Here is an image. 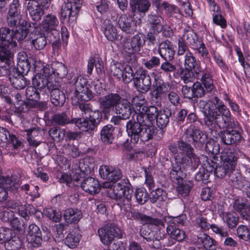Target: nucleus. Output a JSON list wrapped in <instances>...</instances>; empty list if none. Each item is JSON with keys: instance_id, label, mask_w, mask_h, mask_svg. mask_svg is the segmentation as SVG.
<instances>
[{"instance_id": "obj_1", "label": "nucleus", "mask_w": 250, "mask_h": 250, "mask_svg": "<svg viewBox=\"0 0 250 250\" xmlns=\"http://www.w3.org/2000/svg\"><path fill=\"white\" fill-rule=\"evenodd\" d=\"M168 150L174 157L171 161L169 173V177L173 180L182 176V169L194 171L199 166L200 160L194 152V148L184 140L178 142L177 147L175 145H169Z\"/></svg>"}, {"instance_id": "obj_2", "label": "nucleus", "mask_w": 250, "mask_h": 250, "mask_svg": "<svg viewBox=\"0 0 250 250\" xmlns=\"http://www.w3.org/2000/svg\"><path fill=\"white\" fill-rule=\"evenodd\" d=\"M125 128L130 142L134 144L144 143L152 139L157 130L155 126L147 124L142 114L137 115L136 120L128 121Z\"/></svg>"}, {"instance_id": "obj_3", "label": "nucleus", "mask_w": 250, "mask_h": 250, "mask_svg": "<svg viewBox=\"0 0 250 250\" xmlns=\"http://www.w3.org/2000/svg\"><path fill=\"white\" fill-rule=\"evenodd\" d=\"M81 173L80 175H75L74 178L73 184L75 187L80 186L85 192L91 195L99 193L100 191V185L99 181L93 177L84 178V175L90 172V168L84 166V164L80 163L79 166Z\"/></svg>"}, {"instance_id": "obj_4", "label": "nucleus", "mask_w": 250, "mask_h": 250, "mask_svg": "<svg viewBox=\"0 0 250 250\" xmlns=\"http://www.w3.org/2000/svg\"><path fill=\"white\" fill-rule=\"evenodd\" d=\"M125 216L128 219L139 221L143 225H148L155 226L157 228L155 231L157 232L160 231L163 233L164 237H166L164 219L153 218L134 209L125 210Z\"/></svg>"}, {"instance_id": "obj_5", "label": "nucleus", "mask_w": 250, "mask_h": 250, "mask_svg": "<svg viewBox=\"0 0 250 250\" xmlns=\"http://www.w3.org/2000/svg\"><path fill=\"white\" fill-rule=\"evenodd\" d=\"M13 30L7 27L0 28V59L7 61L12 57V52L9 45L15 47L17 45L15 41H13Z\"/></svg>"}, {"instance_id": "obj_6", "label": "nucleus", "mask_w": 250, "mask_h": 250, "mask_svg": "<svg viewBox=\"0 0 250 250\" xmlns=\"http://www.w3.org/2000/svg\"><path fill=\"white\" fill-rule=\"evenodd\" d=\"M131 187L129 184L125 186L120 183H117L108 191L109 197L115 200L120 206L127 204L131 201L133 192Z\"/></svg>"}, {"instance_id": "obj_7", "label": "nucleus", "mask_w": 250, "mask_h": 250, "mask_svg": "<svg viewBox=\"0 0 250 250\" xmlns=\"http://www.w3.org/2000/svg\"><path fill=\"white\" fill-rule=\"evenodd\" d=\"M183 138L187 143H192L196 148L200 149L206 145L208 141L207 135L194 125L187 128Z\"/></svg>"}, {"instance_id": "obj_8", "label": "nucleus", "mask_w": 250, "mask_h": 250, "mask_svg": "<svg viewBox=\"0 0 250 250\" xmlns=\"http://www.w3.org/2000/svg\"><path fill=\"white\" fill-rule=\"evenodd\" d=\"M122 97L118 93L110 92L98 98L100 113L107 117L113 111Z\"/></svg>"}, {"instance_id": "obj_9", "label": "nucleus", "mask_w": 250, "mask_h": 250, "mask_svg": "<svg viewBox=\"0 0 250 250\" xmlns=\"http://www.w3.org/2000/svg\"><path fill=\"white\" fill-rule=\"evenodd\" d=\"M201 41L202 40L199 38L197 34L192 30H185L184 34L178 41L177 55H183L187 50H189L188 45L192 49L197 46Z\"/></svg>"}, {"instance_id": "obj_10", "label": "nucleus", "mask_w": 250, "mask_h": 250, "mask_svg": "<svg viewBox=\"0 0 250 250\" xmlns=\"http://www.w3.org/2000/svg\"><path fill=\"white\" fill-rule=\"evenodd\" d=\"M101 242L105 245H109L114 238L122 237L121 230L113 223L107 224L99 229L98 231Z\"/></svg>"}, {"instance_id": "obj_11", "label": "nucleus", "mask_w": 250, "mask_h": 250, "mask_svg": "<svg viewBox=\"0 0 250 250\" xmlns=\"http://www.w3.org/2000/svg\"><path fill=\"white\" fill-rule=\"evenodd\" d=\"M102 118V115L100 111L97 110L89 115V118H74L75 125L83 131L94 130L100 124Z\"/></svg>"}, {"instance_id": "obj_12", "label": "nucleus", "mask_w": 250, "mask_h": 250, "mask_svg": "<svg viewBox=\"0 0 250 250\" xmlns=\"http://www.w3.org/2000/svg\"><path fill=\"white\" fill-rule=\"evenodd\" d=\"M75 86V96L82 101H88L94 98L93 93L87 87L86 80L81 77L75 76L70 82Z\"/></svg>"}, {"instance_id": "obj_13", "label": "nucleus", "mask_w": 250, "mask_h": 250, "mask_svg": "<svg viewBox=\"0 0 250 250\" xmlns=\"http://www.w3.org/2000/svg\"><path fill=\"white\" fill-rule=\"evenodd\" d=\"M6 15V22L10 27H15L22 21L20 0H13L9 4Z\"/></svg>"}, {"instance_id": "obj_14", "label": "nucleus", "mask_w": 250, "mask_h": 250, "mask_svg": "<svg viewBox=\"0 0 250 250\" xmlns=\"http://www.w3.org/2000/svg\"><path fill=\"white\" fill-rule=\"evenodd\" d=\"M221 142L227 146H237L243 139L239 130L223 129L218 133Z\"/></svg>"}, {"instance_id": "obj_15", "label": "nucleus", "mask_w": 250, "mask_h": 250, "mask_svg": "<svg viewBox=\"0 0 250 250\" xmlns=\"http://www.w3.org/2000/svg\"><path fill=\"white\" fill-rule=\"evenodd\" d=\"M214 118V119H216L215 124L208 127L210 130L215 129L217 127L219 129L229 130H238L239 128L238 122L232 117L231 115L224 119L222 115L218 116L216 114Z\"/></svg>"}, {"instance_id": "obj_16", "label": "nucleus", "mask_w": 250, "mask_h": 250, "mask_svg": "<svg viewBox=\"0 0 250 250\" xmlns=\"http://www.w3.org/2000/svg\"><path fill=\"white\" fill-rule=\"evenodd\" d=\"M99 172L102 178L110 182L115 183L122 177V170L119 167L111 166H101Z\"/></svg>"}, {"instance_id": "obj_17", "label": "nucleus", "mask_w": 250, "mask_h": 250, "mask_svg": "<svg viewBox=\"0 0 250 250\" xmlns=\"http://www.w3.org/2000/svg\"><path fill=\"white\" fill-rule=\"evenodd\" d=\"M136 78L134 80V84L138 90L142 93L148 91L151 85V81L149 75L146 70H137Z\"/></svg>"}, {"instance_id": "obj_18", "label": "nucleus", "mask_w": 250, "mask_h": 250, "mask_svg": "<svg viewBox=\"0 0 250 250\" xmlns=\"http://www.w3.org/2000/svg\"><path fill=\"white\" fill-rule=\"evenodd\" d=\"M196 73V74H199L198 79L201 81V83L206 89L207 93L210 92L214 88L211 67L209 65H206L205 68L201 67L200 70Z\"/></svg>"}, {"instance_id": "obj_19", "label": "nucleus", "mask_w": 250, "mask_h": 250, "mask_svg": "<svg viewBox=\"0 0 250 250\" xmlns=\"http://www.w3.org/2000/svg\"><path fill=\"white\" fill-rule=\"evenodd\" d=\"M61 85L58 82H55L54 84L49 85L50 100L52 104L55 106L61 107L65 102V95L60 89Z\"/></svg>"}, {"instance_id": "obj_20", "label": "nucleus", "mask_w": 250, "mask_h": 250, "mask_svg": "<svg viewBox=\"0 0 250 250\" xmlns=\"http://www.w3.org/2000/svg\"><path fill=\"white\" fill-rule=\"evenodd\" d=\"M141 236L146 240L148 242V245L153 249L161 248L162 245L160 241L165 238L163 233L152 230H141Z\"/></svg>"}, {"instance_id": "obj_21", "label": "nucleus", "mask_w": 250, "mask_h": 250, "mask_svg": "<svg viewBox=\"0 0 250 250\" xmlns=\"http://www.w3.org/2000/svg\"><path fill=\"white\" fill-rule=\"evenodd\" d=\"M27 10L32 21L36 22L39 21L42 16L44 14L43 7L47 8L48 4L43 5L37 2L35 0H28Z\"/></svg>"}, {"instance_id": "obj_22", "label": "nucleus", "mask_w": 250, "mask_h": 250, "mask_svg": "<svg viewBox=\"0 0 250 250\" xmlns=\"http://www.w3.org/2000/svg\"><path fill=\"white\" fill-rule=\"evenodd\" d=\"M217 109V111H211L209 112L208 114H206L204 122L205 125L208 127L211 125H213L216 122V119H214L215 115L217 114L218 116L222 115V117L225 119L227 117H229L231 115V113L229 108L225 104L221 105L218 107H216Z\"/></svg>"}, {"instance_id": "obj_23", "label": "nucleus", "mask_w": 250, "mask_h": 250, "mask_svg": "<svg viewBox=\"0 0 250 250\" xmlns=\"http://www.w3.org/2000/svg\"><path fill=\"white\" fill-rule=\"evenodd\" d=\"M26 239L33 247L38 248L41 246L42 241V231L35 224L29 226Z\"/></svg>"}, {"instance_id": "obj_24", "label": "nucleus", "mask_w": 250, "mask_h": 250, "mask_svg": "<svg viewBox=\"0 0 250 250\" xmlns=\"http://www.w3.org/2000/svg\"><path fill=\"white\" fill-rule=\"evenodd\" d=\"M146 36L142 33H138L134 36L130 41H127L124 43L125 51H133L138 52L145 44Z\"/></svg>"}, {"instance_id": "obj_25", "label": "nucleus", "mask_w": 250, "mask_h": 250, "mask_svg": "<svg viewBox=\"0 0 250 250\" xmlns=\"http://www.w3.org/2000/svg\"><path fill=\"white\" fill-rule=\"evenodd\" d=\"M77 2L76 3L69 2L63 4L61 8V17L64 20L70 21H74L78 14L82 5L77 7Z\"/></svg>"}, {"instance_id": "obj_26", "label": "nucleus", "mask_w": 250, "mask_h": 250, "mask_svg": "<svg viewBox=\"0 0 250 250\" xmlns=\"http://www.w3.org/2000/svg\"><path fill=\"white\" fill-rule=\"evenodd\" d=\"M233 209L238 212L241 217L250 223V204L248 202H244L242 199L236 198L232 202Z\"/></svg>"}, {"instance_id": "obj_27", "label": "nucleus", "mask_w": 250, "mask_h": 250, "mask_svg": "<svg viewBox=\"0 0 250 250\" xmlns=\"http://www.w3.org/2000/svg\"><path fill=\"white\" fill-rule=\"evenodd\" d=\"M118 24L121 30L126 34H133L137 31V24L130 16L121 15L118 20Z\"/></svg>"}, {"instance_id": "obj_28", "label": "nucleus", "mask_w": 250, "mask_h": 250, "mask_svg": "<svg viewBox=\"0 0 250 250\" xmlns=\"http://www.w3.org/2000/svg\"><path fill=\"white\" fill-rule=\"evenodd\" d=\"M27 140L30 146L37 147L42 142L45 131L41 128H33L26 130Z\"/></svg>"}, {"instance_id": "obj_29", "label": "nucleus", "mask_w": 250, "mask_h": 250, "mask_svg": "<svg viewBox=\"0 0 250 250\" xmlns=\"http://www.w3.org/2000/svg\"><path fill=\"white\" fill-rule=\"evenodd\" d=\"M59 21L55 15L51 14H48L45 15L42 22V28L51 34L54 33L55 31H59L58 30L59 28Z\"/></svg>"}, {"instance_id": "obj_30", "label": "nucleus", "mask_w": 250, "mask_h": 250, "mask_svg": "<svg viewBox=\"0 0 250 250\" xmlns=\"http://www.w3.org/2000/svg\"><path fill=\"white\" fill-rule=\"evenodd\" d=\"M129 4L133 16L138 14L143 17L150 7V3L148 0H130Z\"/></svg>"}, {"instance_id": "obj_31", "label": "nucleus", "mask_w": 250, "mask_h": 250, "mask_svg": "<svg viewBox=\"0 0 250 250\" xmlns=\"http://www.w3.org/2000/svg\"><path fill=\"white\" fill-rule=\"evenodd\" d=\"M158 52L163 59L173 60L175 52L172 42L168 40L162 42L159 45Z\"/></svg>"}, {"instance_id": "obj_32", "label": "nucleus", "mask_w": 250, "mask_h": 250, "mask_svg": "<svg viewBox=\"0 0 250 250\" xmlns=\"http://www.w3.org/2000/svg\"><path fill=\"white\" fill-rule=\"evenodd\" d=\"M31 25L28 21L22 20L20 23L17 24L15 30H13V41L17 40L18 42L23 41L27 36L29 32V28Z\"/></svg>"}, {"instance_id": "obj_33", "label": "nucleus", "mask_w": 250, "mask_h": 250, "mask_svg": "<svg viewBox=\"0 0 250 250\" xmlns=\"http://www.w3.org/2000/svg\"><path fill=\"white\" fill-rule=\"evenodd\" d=\"M132 110V104L127 100L122 98L113 111L122 116L123 120H127L129 119Z\"/></svg>"}, {"instance_id": "obj_34", "label": "nucleus", "mask_w": 250, "mask_h": 250, "mask_svg": "<svg viewBox=\"0 0 250 250\" xmlns=\"http://www.w3.org/2000/svg\"><path fill=\"white\" fill-rule=\"evenodd\" d=\"M16 175H12L11 176H1L0 177V188L14 192L20 187L17 182Z\"/></svg>"}, {"instance_id": "obj_35", "label": "nucleus", "mask_w": 250, "mask_h": 250, "mask_svg": "<svg viewBox=\"0 0 250 250\" xmlns=\"http://www.w3.org/2000/svg\"><path fill=\"white\" fill-rule=\"evenodd\" d=\"M9 80L12 85L16 89H23L28 84V82L23 76L16 68H13Z\"/></svg>"}, {"instance_id": "obj_36", "label": "nucleus", "mask_w": 250, "mask_h": 250, "mask_svg": "<svg viewBox=\"0 0 250 250\" xmlns=\"http://www.w3.org/2000/svg\"><path fill=\"white\" fill-rule=\"evenodd\" d=\"M220 158L221 160V163L235 169L238 159L237 154L230 149H225L221 152Z\"/></svg>"}, {"instance_id": "obj_37", "label": "nucleus", "mask_w": 250, "mask_h": 250, "mask_svg": "<svg viewBox=\"0 0 250 250\" xmlns=\"http://www.w3.org/2000/svg\"><path fill=\"white\" fill-rule=\"evenodd\" d=\"M171 114V112L169 109L160 110L159 113L156 117L155 120L158 126L161 128L160 130L158 139H161L163 136V130L162 129L165 128L169 122V116Z\"/></svg>"}, {"instance_id": "obj_38", "label": "nucleus", "mask_w": 250, "mask_h": 250, "mask_svg": "<svg viewBox=\"0 0 250 250\" xmlns=\"http://www.w3.org/2000/svg\"><path fill=\"white\" fill-rule=\"evenodd\" d=\"M82 211L74 208H68L64 211L63 217L65 222L68 224H76L82 218Z\"/></svg>"}, {"instance_id": "obj_39", "label": "nucleus", "mask_w": 250, "mask_h": 250, "mask_svg": "<svg viewBox=\"0 0 250 250\" xmlns=\"http://www.w3.org/2000/svg\"><path fill=\"white\" fill-rule=\"evenodd\" d=\"M184 170L182 169V176L180 178H178L177 180H173L171 177L170 178L174 183L177 184V190L178 194L185 197L188 195L192 186L190 182L184 181V173L183 171Z\"/></svg>"}, {"instance_id": "obj_40", "label": "nucleus", "mask_w": 250, "mask_h": 250, "mask_svg": "<svg viewBox=\"0 0 250 250\" xmlns=\"http://www.w3.org/2000/svg\"><path fill=\"white\" fill-rule=\"evenodd\" d=\"M230 178L233 186L242 189L243 192L248 187H250V182L245 180L238 172H232L230 175Z\"/></svg>"}, {"instance_id": "obj_41", "label": "nucleus", "mask_w": 250, "mask_h": 250, "mask_svg": "<svg viewBox=\"0 0 250 250\" xmlns=\"http://www.w3.org/2000/svg\"><path fill=\"white\" fill-rule=\"evenodd\" d=\"M114 127L111 125H104L101 130V140L105 145L111 144L114 140Z\"/></svg>"}, {"instance_id": "obj_42", "label": "nucleus", "mask_w": 250, "mask_h": 250, "mask_svg": "<svg viewBox=\"0 0 250 250\" xmlns=\"http://www.w3.org/2000/svg\"><path fill=\"white\" fill-rule=\"evenodd\" d=\"M201 67V66H199L195 70L182 67L180 72L181 79L184 83H187L193 82L195 78L199 79V74H196V72L200 70Z\"/></svg>"}, {"instance_id": "obj_43", "label": "nucleus", "mask_w": 250, "mask_h": 250, "mask_svg": "<svg viewBox=\"0 0 250 250\" xmlns=\"http://www.w3.org/2000/svg\"><path fill=\"white\" fill-rule=\"evenodd\" d=\"M55 82H50L48 78L44 77L41 73H37L32 78V84L39 89H43L47 87L49 90V85L54 84Z\"/></svg>"}, {"instance_id": "obj_44", "label": "nucleus", "mask_w": 250, "mask_h": 250, "mask_svg": "<svg viewBox=\"0 0 250 250\" xmlns=\"http://www.w3.org/2000/svg\"><path fill=\"white\" fill-rule=\"evenodd\" d=\"M198 242L201 243L206 250H216V241L206 233L200 234L198 236Z\"/></svg>"}, {"instance_id": "obj_45", "label": "nucleus", "mask_w": 250, "mask_h": 250, "mask_svg": "<svg viewBox=\"0 0 250 250\" xmlns=\"http://www.w3.org/2000/svg\"><path fill=\"white\" fill-rule=\"evenodd\" d=\"M74 119H71L68 112H62L54 114L52 117L53 123L59 125L63 126L66 124H74Z\"/></svg>"}, {"instance_id": "obj_46", "label": "nucleus", "mask_w": 250, "mask_h": 250, "mask_svg": "<svg viewBox=\"0 0 250 250\" xmlns=\"http://www.w3.org/2000/svg\"><path fill=\"white\" fill-rule=\"evenodd\" d=\"M104 34L107 39L111 42L117 40L119 38V35L116 28L111 23L109 20L104 21Z\"/></svg>"}, {"instance_id": "obj_47", "label": "nucleus", "mask_w": 250, "mask_h": 250, "mask_svg": "<svg viewBox=\"0 0 250 250\" xmlns=\"http://www.w3.org/2000/svg\"><path fill=\"white\" fill-rule=\"evenodd\" d=\"M52 69L53 75L60 79L65 78L68 74V69L66 66L59 62H54L52 63Z\"/></svg>"}, {"instance_id": "obj_48", "label": "nucleus", "mask_w": 250, "mask_h": 250, "mask_svg": "<svg viewBox=\"0 0 250 250\" xmlns=\"http://www.w3.org/2000/svg\"><path fill=\"white\" fill-rule=\"evenodd\" d=\"M166 231L172 239L179 242H182L185 238V231L173 225H168L166 228Z\"/></svg>"}, {"instance_id": "obj_49", "label": "nucleus", "mask_w": 250, "mask_h": 250, "mask_svg": "<svg viewBox=\"0 0 250 250\" xmlns=\"http://www.w3.org/2000/svg\"><path fill=\"white\" fill-rule=\"evenodd\" d=\"M187 51L184 57V68L195 70L198 66H201L200 64L191 52Z\"/></svg>"}, {"instance_id": "obj_50", "label": "nucleus", "mask_w": 250, "mask_h": 250, "mask_svg": "<svg viewBox=\"0 0 250 250\" xmlns=\"http://www.w3.org/2000/svg\"><path fill=\"white\" fill-rule=\"evenodd\" d=\"M213 171V167L206 166L196 174L195 179L197 181L202 182L204 184H207L209 182V178Z\"/></svg>"}, {"instance_id": "obj_51", "label": "nucleus", "mask_w": 250, "mask_h": 250, "mask_svg": "<svg viewBox=\"0 0 250 250\" xmlns=\"http://www.w3.org/2000/svg\"><path fill=\"white\" fill-rule=\"evenodd\" d=\"M133 68L134 67L131 66L129 64L124 65V70H123V74H122V78L123 82L125 83H128L134 80L136 78V72H134Z\"/></svg>"}, {"instance_id": "obj_52", "label": "nucleus", "mask_w": 250, "mask_h": 250, "mask_svg": "<svg viewBox=\"0 0 250 250\" xmlns=\"http://www.w3.org/2000/svg\"><path fill=\"white\" fill-rule=\"evenodd\" d=\"M167 86V83L163 80L157 81L153 90V97L157 100L161 99L163 95L168 92Z\"/></svg>"}, {"instance_id": "obj_53", "label": "nucleus", "mask_w": 250, "mask_h": 250, "mask_svg": "<svg viewBox=\"0 0 250 250\" xmlns=\"http://www.w3.org/2000/svg\"><path fill=\"white\" fill-rule=\"evenodd\" d=\"M164 220L167 226L173 225L176 227H179L184 226L186 223V216L184 214L175 217L167 216H165Z\"/></svg>"}, {"instance_id": "obj_54", "label": "nucleus", "mask_w": 250, "mask_h": 250, "mask_svg": "<svg viewBox=\"0 0 250 250\" xmlns=\"http://www.w3.org/2000/svg\"><path fill=\"white\" fill-rule=\"evenodd\" d=\"M223 220L229 228L232 229L236 227L239 220V216L234 212H225L223 214Z\"/></svg>"}, {"instance_id": "obj_55", "label": "nucleus", "mask_w": 250, "mask_h": 250, "mask_svg": "<svg viewBox=\"0 0 250 250\" xmlns=\"http://www.w3.org/2000/svg\"><path fill=\"white\" fill-rule=\"evenodd\" d=\"M167 199V196L166 191L161 188H158L150 192L149 200L153 204L157 202L165 201Z\"/></svg>"}, {"instance_id": "obj_56", "label": "nucleus", "mask_w": 250, "mask_h": 250, "mask_svg": "<svg viewBox=\"0 0 250 250\" xmlns=\"http://www.w3.org/2000/svg\"><path fill=\"white\" fill-rule=\"evenodd\" d=\"M234 170L233 168H230L228 165H225L224 164L221 163L220 166H216L214 171L215 175L218 178L222 179L227 175L230 176L231 173Z\"/></svg>"}, {"instance_id": "obj_57", "label": "nucleus", "mask_w": 250, "mask_h": 250, "mask_svg": "<svg viewBox=\"0 0 250 250\" xmlns=\"http://www.w3.org/2000/svg\"><path fill=\"white\" fill-rule=\"evenodd\" d=\"M163 19L161 17L155 15H149L148 16V21L151 27L153 29L158 33H160L162 31L163 25L162 21Z\"/></svg>"}, {"instance_id": "obj_58", "label": "nucleus", "mask_w": 250, "mask_h": 250, "mask_svg": "<svg viewBox=\"0 0 250 250\" xmlns=\"http://www.w3.org/2000/svg\"><path fill=\"white\" fill-rule=\"evenodd\" d=\"M160 110L155 106H150L145 109L144 115H145V119H147V124L151 125L152 121H154L157 117Z\"/></svg>"}, {"instance_id": "obj_59", "label": "nucleus", "mask_w": 250, "mask_h": 250, "mask_svg": "<svg viewBox=\"0 0 250 250\" xmlns=\"http://www.w3.org/2000/svg\"><path fill=\"white\" fill-rule=\"evenodd\" d=\"M14 57V53H12V57L9 61H6L0 59V62L4 63L3 65H0V76H8V78L10 77V74L13 71V68L10 67V64L13 61Z\"/></svg>"}, {"instance_id": "obj_60", "label": "nucleus", "mask_w": 250, "mask_h": 250, "mask_svg": "<svg viewBox=\"0 0 250 250\" xmlns=\"http://www.w3.org/2000/svg\"><path fill=\"white\" fill-rule=\"evenodd\" d=\"M49 135L55 141L60 142L62 140L65 136L64 129L58 127H53L48 131Z\"/></svg>"}, {"instance_id": "obj_61", "label": "nucleus", "mask_w": 250, "mask_h": 250, "mask_svg": "<svg viewBox=\"0 0 250 250\" xmlns=\"http://www.w3.org/2000/svg\"><path fill=\"white\" fill-rule=\"evenodd\" d=\"M110 70L111 73L117 78L119 80H120L123 74V70H124V65L121 63L112 61L111 63Z\"/></svg>"}, {"instance_id": "obj_62", "label": "nucleus", "mask_w": 250, "mask_h": 250, "mask_svg": "<svg viewBox=\"0 0 250 250\" xmlns=\"http://www.w3.org/2000/svg\"><path fill=\"white\" fill-rule=\"evenodd\" d=\"M22 246L21 240L17 236H11V238L9 239L4 244L5 248L7 250H19Z\"/></svg>"}, {"instance_id": "obj_63", "label": "nucleus", "mask_w": 250, "mask_h": 250, "mask_svg": "<svg viewBox=\"0 0 250 250\" xmlns=\"http://www.w3.org/2000/svg\"><path fill=\"white\" fill-rule=\"evenodd\" d=\"M132 104L135 106V108L136 111L139 112L138 115L142 114L143 116L145 109L146 107L145 105V100L142 96H135L133 98L132 100Z\"/></svg>"}, {"instance_id": "obj_64", "label": "nucleus", "mask_w": 250, "mask_h": 250, "mask_svg": "<svg viewBox=\"0 0 250 250\" xmlns=\"http://www.w3.org/2000/svg\"><path fill=\"white\" fill-rule=\"evenodd\" d=\"M80 242V235L76 233L70 232L65 237L64 243L70 248L76 247Z\"/></svg>"}]
</instances>
